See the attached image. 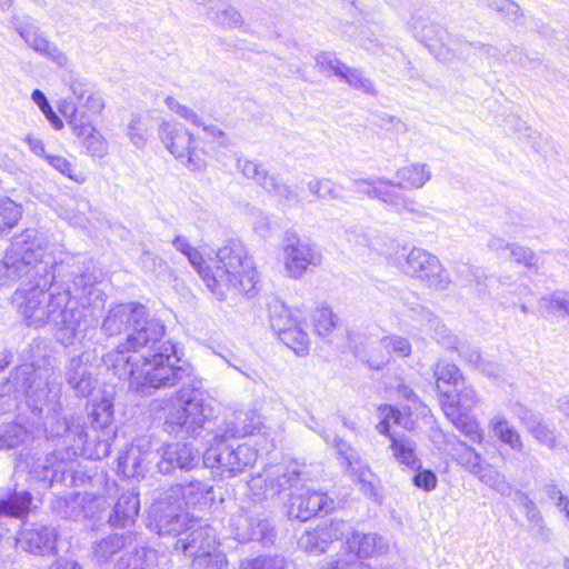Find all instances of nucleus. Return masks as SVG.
Instances as JSON below:
<instances>
[{"label": "nucleus", "instance_id": "obj_1", "mask_svg": "<svg viewBox=\"0 0 569 569\" xmlns=\"http://www.w3.org/2000/svg\"><path fill=\"white\" fill-rule=\"evenodd\" d=\"M101 330L109 337L127 333L124 341L103 357V362L114 376L128 381L131 390L149 396L153 390L182 383L166 412L167 433L198 438L208 430L213 415L209 396L201 381L178 365L176 346L163 340L166 327L159 319L139 302L119 303L109 309Z\"/></svg>", "mask_w": 569, "mask_h": 569}, {"label": "nucleus", "instance_id": "obj_2", "mask_svg": "<svg viewBox=\"0 0 569 569\" xmlns=\"http://www.w3.org/2000/svg\"><path fill=\"white\" fill-rule=\"evenodd\" d=\"M57 258L49 243L14 241L0 263L3 284L21 281L12 297L28 327L52 323L62 332L61 341L71 345L92 325L89 307H101L104 295L92 273H81L66 290L52 287Z\"/></svg>", "mask_w": 569, "mask_h": 569}, {"label": "nucleus", "instance_id": "obj_3", "mask_svg": "<svg viewBox=\"0 0 569 569\" xmlns=\"http://www.w3.org/2000/svg\"><path fill=\"white\" fill-rule=\"evenodd\" d=\"M198 271L207 288L220 301L230 295H250L256 291L258 272L244 244L229 239L217 250L213 268L203 266V258L193 248L186 256Z\"/></svg>", "mask_w": 569, "mask_h": 569}, {"label": "nucleus", "instance_id": "obj_4", "mask_svg": "<svg viewBox=\"0 0 569 569\" xmlns=\"http://www.w3.org/2000/svg\"><path fill=\"white\" fill-rule=\"evenodd\" d=\"M261 422L254 411L234 413L224 421L213 436L212 443L203 453V463L217 468L222 478H231L243 472L257 459L256 450L247 445L233 446L230 439L242 438L259 429Z\"/></svg>", "mask_w": 569, "mask_h": 569}, {"label": "nucleus", "instance_id": "obj_5", "mask_svg": "<svg viewBox=\"0 0 569 569\" xmlns=\"http://www.w3.org/2000/svg\"><path fill=\"white\" fill-rule=\"evenodd\" d=\"M368 247L385 256L401 273L422 281L429 288L446 290L451 282L440 260L426 249L408 248L382 236L371 238Z\"/></svg>", "mask_w": 569, "mask_h": 569}, {"label": "nucleus", "instance_id": "obj_6", "mask_svg": "<svg viewBox=\"0 0 569 569\" xmlns=\"http://www.w3.org/2000/svg\"><path fill=\"white\" fill-rule=\"evenodd\" d=\"M479 401L476 390L463 383L457 395L442 392L440 399L445 416L459 432L475 443H481L483 440V432L477 419L471 415Z\"/></svg>", "mask_w": 569, "mask_h": 569}, {"label": "nucleus", "instance_id": "obj_7", "mask_svg": "<svg viewBox=\"0 0 569 569\" xmlns=\"http://www.w3.org/2000/svg\"><path fill=\"white\" fill-rule=\"evenodd\" d=\"M407 28L416 39L423 42L439 60L450 61L457 57L467 41L451 39L440 23L433 22L422 11H416L407 22Z\"/></svg>", "mask_w": 569, "mask_h": 569}, {"label": "nucleus", "instance_id": "obj_8", "mask_svg": "<svg viewBox=\"0 0 569 569\" xmlns=\"http://www.w3.org/2000/svg\"><path fill=\"white\" fill-rule=\"evenodd\" d=\"M158 133L166 149L188 170L201 172L207 168L206 153L194 146L193 136L181 123L162 121Z\"/></svg>", "mask_w": 569, "mask_h": 569}, {"label": "nucleus", "instance_id": "obj_9", "mask_svg": "<svg viewBox=\"0 0 569 569\" xmlns=\"http://www.w3.org/2000/svg\"><path fill=\"white\" fill-rule=\"evenodd\" d=\"M190 522V518L184 512L182 505L176 501V499L169 498L167 490L160 495L151 507L150 526L159 536L180 537L184 533Z\"/></svg>", "mask_w": 569, "mask_h": 569}, {"label": "nucleus", "instance_id": "obj_10", "mask_svg": "<svg viewBox=\"0 0 569 569\" xmlns=\"http://www.w3.org/2000/svg\"><path fill=\"white\" fill-rule=\"evenodd\" d=\"M12 28L24 43L40 56L47 58L59 68H68L69 58L60 48L43 36L40 28L30 17L12 16L9 20Z\"/></svg>", "mask_w": 569, "mask_h": 569}, {"label": "nucleus", "instance_id": "obj_11", "mask_svg": "<svg viewBox=\"0 0 569 569\" xmlns=\"http://www.w3.org/2000/svg\"><path fill=\"white\" fill-rule=\"evenodd\" d=\"M283 266L288 277L300 279L309 267H318L322 254L316 247L300 240L295 232H286L282 243Z\"/></svg>", "mask_w": 569, "mask_h": 569}, {"label": "nucleus", "instance_id": "obj_12", "mask_svg": "<svg viewBox=\"0 0 569 569\" xmlns=\"http://www.w3.org/2000/svg\"><path fill=\"white\" fill-rule=\"evenodd\" d=\"M258 506L249 510L239 509L229 519V527L233 538L240 542L264 541L272 536V529Z\"/></svg>", "mask_w": 569, "mask_h": 569}, {"label": "nucleus", "instance_id": "obj_13", "mask_svg": "<svg viewBox=\"0 0 569 569\" xmlns=\"http://www.w3.org/2000/svg\"><path fill=\"white\" fill-rule=\"evenodd\" d=\"M350 530V525L345 520L333 519L328 523L307 530L298 540L299 547L311 555L327 552L332 542L345 539Z\"/></svg>", "mask_w": 569, "mask_h": 569}, {"label": "nucleus", "instance_id": "obj_14", "mask_svg": "<svg viewBox=\"0 0 569 569\" xmlns=\"http://www.w3.org/2000/svg\"><path fill=\"white\" fill-rule=\"evenodd\" d=\"M335 509V502L327 493L310 490L301 486L290 493L288 515L291 518L307 521L319 512L328 513Z\"/></svg>", "mask_w": 569, "mask_h": 569}, {"label": "nucleus", "instance_id": "obj_15", "mask_svg": "<svg viewBox=\"0 0 569 569\" xmlns=\"http://www.w3.org/2000/svg\"><path fill=\"white\" fill-rule=\"evenodd\" d=\"M300 482V472L295 466H271L263 471L262 475L253 477L250 481L251 489L261 488L264 483L266 489L263 496L273 497L283 490L296 489L298 490Z\"/></svg>", "mask_w": 569, "mask_h": 569}, {"label": "nucleus", "instance_id": "obj_16", "mask_svg": "<svg viewBox=\"0 0 569 569\" xmlns=\"http://www.w3.org/2000/svg\"><path fill=\"white\" fill-rule=\"evenodd\" d=\"M104 107L102 94L93 90L79 102H62L59 110L68 118L70 127L88 130V123H92L91 118L99 116Z\"/></svg>", "mask_w": 569, "mask_h": 569}, {"label": "nucleus", "instance_id": "obj_17", "mask_svg": "<svg viewBox=\"0 0 569 569\" xmlns=\"http://www.w3.org/2000/svg\"><path fill=\"white\" fill-rule=\"evenodd\" d=\"M159 472L170 475L176 469L190 470L198 466L200 453L189 443H167L159 449Z\"/></svg>", "mask_w": 569, "mask_h": 569}, {"label": "nucleus", "instance_id": "obj_18", "mask_svg": "<svg viewBox=\"0 0 569 569\" xmlns=\"http://www.w3.org/2000/svg\"><path fill=\"white\" fill-rule=\"evenodd\" d=\"M352 191L370 199H377L389 206L393 211L402 203L405 194L399 192L398 181L386 178L355 179Z\"/></svg>", "mask_w": 569, "mask_h": 569}, {"label": "nucleus", "instance_id": "obj_19", "mask_svg": "<svg viewBox=\"0 0 569 569\" xmlns=\"http://www.w3.org/2000/svg\"><path fill=\"white\" fill-rule=\"evenodd\" d=\"M167 491L169 492V498L176 499L183 508H204L213 501L212 486L197 479L171 486Z\"/></svg>", "mask_w": 569, "mask_h": 569}, {"label": "nucleus", "instance_id": "obj_20", "mask_svg": "<svg viewBox=\"0 0 569 569\" xmlns=\"http://www.w3.org/2000/svg\"><path fill=\"white\" fill-rule=\"evenodd\" d=\"M182 536L184 537H180L176 541L174 549L192 557V560L199 553L214 550L218 543L216 530L209 526L194 527V525L189 523Z\"/></svg>", "mask_w": 569, "mask_h": 569}, {"label": "nucleus", "instance_id": "obj_21", "mask_svg": "<svg viewBox=\"0 0 569 569\" xmlns=\"http://www.w3.org/2000/svg\"><path fill=\"white\" fill-rule=\"evenodd\" d=\"M342 549L352 552L357 559L383 555L388 551V542L377 533H361L352 530L345 537Z\"/></svg>", "mask_w": 569, "mask_h": 569}, {"label": "nucleus", "instance_id": "obj_22", "mask_svg": "<svg viewBox=\"0 0 569 569\" xmlns=\"http://www.w3.org/2000/svg\"><path fill=\"white\" fill-rule=\"evenodd\" d=\"M57 532L49 526L24 529L17 538L18 546L34 555H48L56 551Z\"/></svg>", "mask_w": 569, "mask_h": 569}, {"label": "nucleus", "instance_id": "obj_23", "mask_svg": "<svg viewBox=\"0 0 569 569\" xmlns=\"http://www.w3.org/2000/svg\"><path fill=\"white\" fill-rule=\"evenodd\" d=\"M417 449V442L410 436L397 432L389 435L387 451L401 469L418 470L421 468Z\"/></svg>", "mask_w": 569, "mask_h": 569}, {"label": "nucleus", "instance_id": "obj_24", "mask_svg": "<svg viewBox=\"0 0 569 569\" xmlns=\"http://www.w3.org/2000/svg\"><path fill=\"white\" fill-rule=\"evenodd\" d=\"M379 340L366 332L353 331L348 336L349 346L355 356L376 370L387 365V357L378 356Z\"/></svg>", "mask_w": 569, "mask_h": 569}, {"label": "nucleus", "instance_id": "obj_25", "mask_svg": "<svg viewBox=\"0 0 569 569\" xmlns=\"http://www.w3.org/2000/svg\"><path fill=\"white\" fill-rule=\"evenodd\" d=\"M164 104L170 111L174 112L180 118L193 126L201 127L208 141L217 142L219 146L223 147L227 146L226 133L214 124H204L201 117L193 109L180 103L171 96H167L164 98Z\"/></svg>", "mask_w": 569, "mask_h": 569}, {"label": "nucleus", "instance_id": "obj_26", "mask_svg": "<svg viewBox=\"0 0 569 569\" xmlns=\"http://www.w3.org/2000/svg\"><path fill=\"white\" fill-rule=\"evenodd\" d=\"M335 446L346 469L357 478L365 491H372L373 487L369 480L371 472L359 452L342 439H337Z\"/></svg>", "mask_w": 569, "mask_h": 569}, {"label": "nucleus", "instance_id": "obj_27", "mask_svg": "<svg viewBox=\"0 0 569 569\" xmlns=\"http://www.w3.org/2000/svg\"><path fill=\"white\" fill-rule=\"evenodd\" d=\"M31 503L29 491H0V518L23 519L29 515Z\"/></svg>", "mask_w": 569, "mask_h": 569}, {"label": "nucleus", "instance_id": "obj_28", "mask_svg": "<svg viewBox=\"0 0 569 569\" xmlns=\"http://www.w3.org/2000/svg\"><path fill=\"white\" fill-rule=\"evenodd\" d=\"M66 381L79 397H88L93 390V379L82 357L70 359L66 369Z\"/></svg>", "mask_w": 569, "mask_h": 569}, {"label": "nucleus", "instance_id": "obj_29", "mask_svg": "<svg viewBox=\"0 0 569 569\" xmlns=\"http://www.w3.org/2000/svg\"><path fill=\"white\" fill-rule=\"evenodd\" d=\"M139 509V495L133 491L123 492L118 498L108 521L111 526L124 528L134 522Z\"/></svg>", "mask_w": 569, "mask_h": 569}, {"label": "nucleus", "instance_id": "obj_30", "mask_svg": "<svg viewBox=\"0 0 569 569\" xmlns=\"http://www.w3.org/2000/svg\"><path fill=\"white\" fill-rule=\"evenodd\" d=\"M447 443L452 446V457L457 463L473 476H477L486 465L480 453L460 441L456 436H451Z\"/></svg>", "mask_w": 569, "mask_h": 569}, {"label": "nucleus", "instance_id": "obj_31", "mask_svg": "<svg viewBox=\"0 0 569 569\" xmlns=\"http://www.w3.org/2000/svg\"><path fill=\"white\" fill-rule=\"evenodd\" d=\"M47 430L52 438L72 436L74 442L83 445L87 442V432L79 418L73 416L70 418L53 416L48 422Z\"/></svg>", "mask_w": 569, "mask_h": 569}, {"label": "nucleus", "instance_id": "obj_32", "mask_svg": "<svg viewBox=\"0 0 569 569\" xmlns=\"http://www.w3.org/2000/svg\"><path fill=\"white\" fill-rule=\"evenodd\" d=\"M133 542L132 532L113 533L94 543L93 557L98 562L108 561L118 551L131 546Z\"/></svg>", "mask_w": 569, "mask_h": 569}, {"label": "nucleus", "instance_id": "obj_33", "mask_svg": "<svg viewBox=\"0 0 569 569\" xmlns=\"http://www.w3.org/2000/svg\"><path fill=\"white\" fill-rule=\"evenodd\" d=\"M398 188L421 189L430 179L431 171L425 163H410L396 172Z\"/></svg>", "mask_w": 569, "mask_h": 569}, {"label": "nucleus", "instance_id": "obj_34", "mask_svg": "<svg viewBox=\"0 0 569 569\" xmlns=\"http://www.w3.org/2000/svg\"><path fill=\"white\" fill-rule=\"evenodd\" d=\"M86 501L83 493H71L67 497H57L52 501V510L64 519L80 520L83 516L92 515L82 505Z\"/></svg>", "mask_w": 569, "mask_h": 569}, {"label": "nucleus", "instance_id": "obj_35", "mask_svg": "<svg viewBox=\"0 0 569 569\" xmlns=\"http://www.w3.org/2000/svg\"><path fill=\"white\" fill-rule=\"evenodd\" d=\"M489 427L495 436L505 445L509 446L512 450L521 452L523 450V442L520 433L512 427L509 421L500 415L493 416L489 422Z\"/></svg>", "mask_w": 569, "mask_h": 569}, {"label": "nucleus", "instance_id": "obj_36", "mask_svg": "<svg viewBox=\"0 0 569 569\" xmlns=\"http://www.w3.org/2000/svg\"><path fill=\"white\" fill-rule=\"evenodd\" d=\"M71 129L77 137L82 139V144L90 156L102 158L107 154L108 142L92 123H88V130H80L76 127H71Z\"/></svg>", "mask_w": 569, "mask_h": 569}, {"label": "nucleus", "instance_id": "obj_37", "mask_svg": "<svg viewBox=\"0 0 569 569\" xmlns=\"http://www.w3.org/2000/svg\"><path fill=\"white\" fill-rule=\"evenodd\" d=\"M263 189L280 203H300L299 193L297 188L283 182L276 176H271L263 182Z\"/></svg>", "mask_w": 569, "mask_h": 569}, {"label": "nucleus", "instance_id": "obj_38", "mask_svg": "<svg viewBox=\"0 0 569 569\" xmlns=\"http://www.w3.org/2000/svg\"><path fill=\"white\" fill-rule=\"evenodd\" d=\"M411 353V345L405 337L392 335L379 340L378 356L387 357V363L390 357L395 355L399 358H406Z\"/></svg>", "mask_w": 569, "mask_h": 569}, {"label": "nucleus", "instance_id": "obj_39", "mask_svg": "<svg viewBox=\"0 0 569 569\" xmlns=\"http://www.w3.org/2000/svg\"><path fill=\"white\" fill-rule=\"evenodd\" d=\"M476 477L501 496L510 497L513 491L506 477L489 463H486Z\"/></svg>", "mask_w": 569, "mask_h": 569}, {"label": "nucleus", "instance_id": "obj_40", "mask_svg": "<svg viewBox=\"0 0 569 569\" xmlns=\"http://www.w3.org/2000/svg\"><path fill=\"white\" fill-rule=\"evenodd\" d=\"M269 321L271 329L278 337L297 322L288 307L279 300L269 303Z\"/></svg>", "mask_w": 569, "mask_h": 569}, {"label": "nucleus", "instance_id": "obj_41", "mask_svg": "<svg viewBox=\"0 0 569 569\" xmlns=\"http://www.w3.org/2000/svg\"><path fill=\"white\" fill-rule=\"evenodd\" d=\"M209 18L226 28H238L243 23L241 13L221 0L217 8L209 7Z\"/></svg>", "mask_w": 569, "mask_h": 569}, {"label": "nucleus", "instance_id": "obj_42", "mask_svg": "<svg viewBox=\"0 0 569 569\" xmlns=\"http://www.w3.org/2000/svg\"><path fill=\"white\" fill-rule=\"evenodd\" d=\"M308 191L317 200L342 199L341 187L328 178H315L307 183Z\"/></svg>", "mask_w": 569, "mask_h": 569}, {"label": "nucleus", "instance_id": "obj_43", "mask_svg": "<svg viewBox=\"0 0 569 569\" xmlns=\"http://www.w3.org/2000/svg\"><path fill=\"white\" fill-rule=\"evenodd\" d=\"M539 310L555 317H569V295L553 292L539 300Z\"/></svg>", "mask_w": 569, "mask_h": 569}, {"label": "nucleus", "instance_id": "obj_44", "mask_svg": "<svg viewBox=\"0 0 569 569\" xmlns=\"http://www.w3.org/2000/svg\"><path fill=\"white\" fill-rule=\"evenodd\" d=\"M279 339L298 356H306L309 351L308 335L297 322L283 331Z\"/></svg>", "mask_w": 569, "mask_h": 569}, {"label": "nucleus", "instance_id": "obj_45", "mask_svg": "<svg viewBox=\"0 0 569 569\" xmlns=\"http://www.w3.org/2000/svg\"><path fill=\"white\" fill-rule=\"evenodd\" d=\"M433 377L436 379L437 389L442 392V388L446 386L458 387L462 380L459 368L446 361H438L433 367Z\"/></svg>", "mask_w": 569, "mask_h": 569}, {"label": "nucleus", "instance_id": "obj_46", "mask_svg": "<svg viewBox=\"0 0 569 569\" xmlns=\"http://www.w3.org/2000/svg\"><path fill=\"white\" fill-rule=\"evenodd\" d=\"M317 569H369V566L357 559L352 552L342 549L335 558L327 559Z\"/></svg>", "mask_w": 569, "mask_h": 569}, {"label": "nucleus", "instance_id": "obj_47", "mask_svg": "<svg viewBox=\"0 0 569 569\" xmlns=\"http://www.w3.org/2000/svg\"><path fill=\"white\" fill-rule=\"evenodd\" d=\"M237 169L244 178L256 181L261 188H263V182L272 176L261 163L249 159L239 158L237 160Z\"/></svg>", "mask_w": 569, "mask_h": 569}, {"label": "nucleus", "instance_id": "obj_48", "mask_svg": "<svg viewBox=\"0 0 569 569\" xmlns=\"http://www.w3.org/2000/svg\"><path fill=\"white\" fill-rule=\"evenodd\" d=\"M21 217V207L10 199L0 200V232L12 229Z\"/></svg>", "mask_w": 569, "mask_h": 569}, {"label": "nucleus", "instance_id": "obj_49", "mask_svg": "<svg viewBox=\"0 0 569 569\" xmlns=\"http://www.w3.org/2000/svg\"><path fill=\"white\" fill-rule=\"evenodd\" d=\"M338 78L347 82L353 89L361 90L369 94L376 93L373 83L369 79L365 78L358 69H353L345 64L342 74H338Z\"/></svg>", "mask_w": 569, "mask_h": 569}, {"label": "nucleus", "instance_id": "obj_50", "mask_svg": "<svg viewBox=\"0 0 569 569\" xmlns=\"http://www.w3.org/2000/svg\"><path fill=\"white\" fill-rule=\"evenodd\" d=\"M194 569H228V560L222 552L214 550L204 551L199 553L192 560Z\"/></svg>", "mask_w": 569, "mask_h": 569}, {"label": "nucleus", "instance_id": "obj_51", "mask_svg": "<svg viewBox=\"0 0 569 569\" xmlns=\"http://www.w3.org/2000/svg\"><path fill=\"white\" fill-rule=\"evenodd\" d=\"M113 406L108 399H102L93 406L91 411V425L94 429H106L112 422Z\"/></svg>", "mask_w": 569, "mask_h": 569}, {"label": "nucleus", "instance_id": "obj_52", "mask_svg": "<svg viewBox=\"0 0 569 569\" xmlns=\"http://www.w3.org/2000/svg\"><path fill=\"white\" fill-rule=\"evenodd\" d=\"M64 82L68 86L71 96L62 102H79L86 97V94H90L94 90L90 82L76 74H69Z\"/></svg>", "mask_w": 569, "mask_h": 569}, {"label": "nucleus", "instance_id": "obj_53", "mask_svg": "<svg viewBox=\"0 0 569 569\" xmlns=\"http://www.w3.org/2000/svg\"><path fill=\"white\" fill-rule=\"evenodd\" d=\"M64 82L68 86L71 96L62 102H79L86 97V94H90L94 90L90 82L76 74H69Z\"/></svg>", "mask_w": 569, "mask_h": 569}, {"label": "nucleus", "instance_id": "obj_54", "mask_svg": "<svg viewBox=\"0 0 569 569\" xmlns=\"http://www.w3.org/2000/svg\"><path fill=\"white\" fill-rule=\"evenodd\" d=\"M312 321L318 336L325 337L336 327V316L327 308L321 307L313 311Z\"/></svg>", "mask_w": 569, "mask_h": 569}, {"label": "nucleus", "instance_id": "obj_55", "mask_svg": "<svg viewBox=\"0 0 569 569\" xmlns=\"http://www.w3.org/2000/svg\"><path fill=\"white\" fill-rule=\"evenodd\" d=\"M538 442L555 449L557 447V437L552 429H550L541 419L531 421L529 429L527 430Z\"/></svg>", "mask_w": 569, "mask_h": 569}, {"label": "nucleus", "instance_id": "obj_56", "mask_svg": "<svg viewBox=\"0 0 569 569\" xmlns=\"http://www.w3.org/2000/svg\"><path fill=\"white\" fill-rule=\"evenodd\" d=\"M47 162L58 172L68 177L69 179L82 183L84 178L81 173H77L73 164L64 157L61 156H46Z\"/></svg>", "mask_w": 569, "mask_h": 569}, {"label": "nucleus", "instance_id": "obj_57", "mask_svg": "<svg viewBox=\"0 0 569 569\" xmlns=\"http://www.w3.org/2000/svg\"><path fill=\"white\" fill-rule=\"evenodd\" d=\"M430 329L433 330L435 339L447 349H458L459 340L452 335L449 328L441 323L437 318L430 319Z\"/></svg>", "mask_w": 569, "mask_h": 569}, {"label": "nucleus", "instance_id": "obj_58", "mask_svg": "<svg viewBox=\"0 0 569 569\" xmlns=\"http://www.w3.org/2000/svg\"><path fill=\"white\" fill-rule=\"evenodd\" d=\"M378 413L380 421L377 423L376 429L380 435H385L389 438V435H391L389 432L390 427L397 425L399 421L400 411L391 406L383 405L378 408Z\"/></svg>", "mask_w": 569, "mask_h": 569}, {"label": "nucleus", "instance_id": "obj_59", "mask_svg": "<svg viewBox=\"0 0 569 569\" xmlns=\"http://www.w3.org/2000/svg\"><path fill=\"white\" fill-rule=\"evenodd\" d=\"M31 98L33 102L40 108L53 129L60 130L63 127V122L51 108L44 93L41 90L36 89L33 90Z\"/></svg>", "mask_w": 569, "mask_h": 569}, {"label": "nucleus", "instance_id": "obj_60", "mask_svg": "<svg viewBox=\"0 0 569 569\" xmlns=\"http://www.w3.org/2000/svg\"><path fill=\"white\" fill-rule=\"evenodd\" d=\"M240 569H284V559L278 556H262L243 561Z\"/></svg>", "mask_w": 569, "mask_h": 569}, {"label": "nucleus", "instance_id": "obj_61", "mask_svg": "<svg viewBox=\"0 0 569 569\" xmlns=\"http://www.w3.org/2000/svg\"><path fill=\"white\" fill-rule=\"evenodd\" d=\"M316 68H318L321 72L329 70L332 71L335 76L342 74V70L345 63L340 61L335 53L330 52H319L315 57Z\"/></svg>", "mask_w": 569, "mask_h": 569}, {"label": "nucleus", "instance_id": "obj_62", "mask_svg": "<svg viewBox=\"0 0 569 569\" xmlns=\"http://www.w3.org/2000/svg\"><path fill=\"white\" fill-rule=\"evenodd\" d=\"M119 468L127 477H138L143 472L141 459L134 453L133 448L119 458Z\"/></svg>", "mask_w": 569, "mask_h": 569}, {"label": "nucleus", "instance_id": "obj_63", "mask_svg": "<svg viewBox=\"0 0 569 569\" xmlns=\"http://www.w3.org/2000/svg\"><path fill=\"white\" fill-rule=\"evenodd\" d=\"M471 47H473L476 50L480 51L488 60L489 63L499 62V63H507V50L501 49L497 46L487 44L482 42H472L469 43Z\"/></svg>", "mask_w": 569, "mask_h": 569}, {"label": "nucleus", "instance_id": "obj_64", "mask_svg": "<svg viewBox=\"0 0 569 569\" xmlns=\"http://www.w3.org/2000/svg\"><path fill=\"white\" fill-rule=\"evenodd\" d=\"M486 6L502 13L505 18L515 20L520 14V7L512 0H483Z\"/></svg>", "mask_w": 569, "mask_h": 569}]
</instances>
